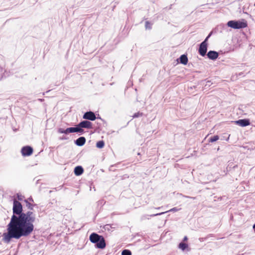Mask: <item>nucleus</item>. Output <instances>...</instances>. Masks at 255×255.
<instances>
[{
  "label": "nucleus",
  "instance_id": "obj_13",
  "mask_svg": "<svg viewBox=\"0 0 255 255\" xmlns=\"http://www.w3.org/2000/svg\"><path fill=\"white\" fill-rule=\"evenodd\" d=\"M188 58L186 55H182L180 57V62L181 63L186 65L188 63Z\"/></svg>",
  "mask_w": 255,
  "mask_h": 255
},
{
  "label": "nucleus",
  "instance_id": "obj_11",
  "mask_svg": "<svg viewBox=\"0 0 255 255\" xmlns=\"http://www.w3.org/2000/svg\"><path fill=\"white\" fill-rule=\"evenodd\" d=\"M84 172V170L81 166H77L74 169V173L77 176L81 175Z\"/></svg>",
  "mask_w": 255,
  "mask_h": 255
},
{
  "label": "nucleus",
  "instance_id": "obj_12",
  "mask_svg": "<svg viewBox=\"0 0 255 255\" xmlns=\"http://www.w3.org/2000/svg\"><path fill=\"white\" fill-rule=\"evenodd\" d=\"M86 142V139L84 137H80L76 140V144L78 146L83 145Z\"/></svg>",
  "mask_w": 255,
  "mask_h": 255
},
{
  "label": "nucleus",
  "instance_id": "obj_24",
  "mask_svg": "<svg viewBox=\"0 0 255 255\" xmlns=\"http://www.w3.org/2000/svg\"><path fill=\"white\" fill-rule=\"evenodd\" d=\"M177 209L176 208H173L170 209L169 211H177Z\"/></svg>",
  "mask_w": 255,
  "mask_h": 255
},
{
  "label": "nucleus",
  "instance_id": "obj_4",
  "mask_svg": "<svg viewBox=\"0 0 255 255\" xmlns=\"http://www.w3.org/2000/svg\"><path fill=\"white\" fill-rule=\"evenodd\" d=\"M33 148L29 146H25L21 148V152L23 156H28L31 155L33 153Z\"/></svg>",
  "mask_w": 255,
  "mask_h": 255
},
{
  "label": "nucleus",
  "instance_id": "obj_23",
  "mask_svg": "<svg viewBox=\"0 0 255 255\" xmlns=\"http://www.w3.org/2000/svg\"><path fill=\"white\" fill-rule=\"evenodd\" d=\"M65 131V129H64L63 128H60L58 129V132L60 133H64V131Z\"/></svg>",
  "mask_w": 255,
  "mask_h": 255
},
{
  "label": "nucleus",
  "instance_id": "obj_10",
  "mask_svg": "<svg viewBox=\"0 0 255 255\" xmlns=\"http://www.w3.org/2000/svg\"><path fill=\"white\" fill-rule=\"evenodd\" d=\"M218 53L214 51H210L207 53L208 57L212 60L216 59L218 57Z\"/></svg>",
  "mask_w": 255,
  "mask_h": 255
},
{
  "label": "nucleus",
  "instance_id": "obj_19",
  "mask_svg": "<svg viewBox=\"0 0 255 255\" xmlns=\"http://www.w3.org/2000/svg\"><path fill=\"white\" fill-rule=\"evenodd\" d=\"M122 255H131V253L128 250H125L122 252Z\"/></svg>",
  "mask_w": 255,
  "mask_h": 255
},
{
  "label": "nucleus",
  "instance_id": "obj_14",
  "mask_svg": "<svg viewBox=\"0 0 255 255\" xmlns=\"http://www.w3.org/2000/svg\"><path fill=\"white\" fill-rule=\"evenodd\" d=\"M73 132H83V129L82 128L79 127L78 126L77 127H72Z\"/></svg>",
  "mask_w": 255,
  "mask_h": 255
},
{
  "label": "nucleus",
  "instance_id": "obj_25",
  "mask_svg": "<svg viewBox=\"0 0 255 255\" xmlns=\"http://www.w3.org/2000/svg\"><path fill=\"white\" fill-rule=\"evenodd\" d=\"M187 240H188L187 237L185 236L183 239V241H187Z\"/></svg>",
  "mask_w": 255,
  "mask_h": 255
},
{
  "label": "nucleus",
  "instance_id": "obj_1",
  "mask_svg": "<svg viewBox=\"0 0 255 255\" xmlns=\"http://www.w3.org/2000/svg\"><path fill=\"white\" fill-rule=\"evenodd\" d=\"M13 215L7 226V233L3 234V240L9 243L12 238L18 239L29 235L34 230L35 214L32 211L22 212L21 204L16 200L13 203Z\"/></svg>",
  "mask_w": 255,
  "mask_h": 255
},
{
  "label": "nucleus",
  "instance_id": "obj_18",
  "mask_svg": "<svg viewBox=\"0 0 255 255\" xmlns=\"http://www.w3.org/2000/svg\"><path fill=\"white\" fill-rule=\"evenodd\" d=\"M25 202L26 203V206L28 209L32 210L33 208V205L30 203L28 202L27 200H25Z\"/></svg>",
  "mask_w": 255,
  "mask_h": 255
},
{
  "label": "nucleus",
  "instance_id": "obj_21",
  "mask_svg": "<svg viewBox=\"0 0 255 255\" xmlns=\"http://www.w3.org/2000/svg\"><path fill=\"white\" fill-rule=\"evenodd\" d=\"M72 127L67 128V129H65L64 133L68 134L69 133L73 132V130H72Z\"/></svg>",
  "mask_w": 255,
  "mask_h": 255
},
{
  "label": "nucleus",
  "instance_id": "obj_7",
  "mask_svg": "<svg viewBox=\"0 0 255 255\" xmlns=\"http://www.w3.org/2000/svg\"><path fill=\"white\" fill-rule=\"evenodd\" d=\"M78 126L82 128H86L88 129H90L92 128V124L91 122L88 121H84L80 122Z\"/></svg>",
  "mask_w": 255,
  "mask_h": 255
},
{
  "label": "nucleus",
  "instance_id": "obj_6",
  "mask_svg": "<svg viewBox=\"0 0 255 255\" xmlns=\"http://www.w3.org/2000/svg\"><path fill=\"white\" fill-rule=\"evenodd\" d=\"M235 123L242 127H246L250 125V122L249 119H242L235 122Z\"/></svg>",
  "mask_w": 255,
  "mask_h": 255
},
{
  "label": "nucleus",
  "instance_id": "obj_15",
  "mask_svg": "<svg viewBox=\"0 0 255 255\" xmlns=\"http://www.w3.org/2000/svg\"><path fill=\"white\" fill-rule=\"evenodd\" d=\"M178 247L182 251H184L186 249L188 248V245L184 243H180L179 244Z\"/></svg>",
  "mask_w": 255,
  "mask_h": 255
},
{
  "label": "nucleus",
  "instance_id": "obj_9",
  "mask_svg": "<svg viewBox=\"0 0 255 255\" xmlns=\"http://www.w3.org/2000/svg\"><path fill=\"white\" fill-rule=\"evenodd\" d=\"M96 246L99 249H104L106 247L105 240L103 236L100 238L98 242L96 243Z\"/></svg>",
  "mask_w": 255,
  "mask_h": 255
},
{
  "label": "nucleus",
  "instance_id": "obj_8",
  "mask_svg": "<svg viewBox=\"0 0 255 255\" xmlns=\"http://www.w3.org/2000/svg\"><path fill=\"white\" fill-rule=\"evenodd\" d=\"M102 236H100L96 233H92L90 236V240L93 243H96L100 240Z\"/></svg>",
  "mask_w": 255,
  "mask_h": 255
},
{
  "label": "nucleus",
  "instance_id": "obj_2",
  "mask_svg": "<svg viewBox=\"0 0 255 255\" xmlns=\"http://www.w3.org/2000/svg\"><path fill=\"white\" fill-rule=\"evenodd\" d=\"M227 25L234 29L243 28L248 26L247 22L245 19H242L241 21L231 20L228 21Z\"/></svg>",
  "mask_w": 255,
  "mask_h": 255
},
{
  "label": "nucleus",
  "instance_id": "obj_20",
  "mask_svg": "<svg viewBox=\"0 0 255 255\" xmlns=\"http://www.w3.org/2000/svg\"><path fill=\"white\" fill-rule=\"evenodd\" d=\"M152 24L149 21H146L145 23V27L146 29H150L151 28Z\"/></svg>",
  "mask_w": 255,
  "mask_h": 255
},
{
  "label": "nucleus",
  "instance_id": "obj_22",
  "mask_svg": "<svg viewBox=\"0 0 255 255\" xmlns=\"http://www.w3.org/2000/svg\"><path fill=\"white\" fill-rule=\"evenodd\" d=\"M142 116V113H139V112H137L136 113H135L132 117L135 118H137L138 117H140V116Z\"/></svg>",
  "mask_w": 255,
  "mask_h": 255
},
{
  "label": "nucleus",
  "instance_id": "obj_5",
  "mask_svg": "<svg viewBox=\"0 0 255 255\" xmlns=\"http://www.w3.org/2000/svg\"><path fill=\"white\" fill-rule=\"evenodd\" d=\"M83 118L84 119L89 120L91 121H94L96 119L95 114L91 111L85 113Z\"/></svg>",
  "mask_w": 255,
  "mask_h": 255
},
{
  "label": "nucleus",
  "instance_id": "obj_26",
  "mask_svg": "<svg viewBox=\"0 0 255 255\" xmlns=\"http://www.w3.org/2000/svg\"><path fill=\"white\" fill-rule=\"evenodd\" d=\"M253 228H254V229H255V224L254 225V226H253Z\"/></svg>",
  "mask_w": 255,
  "mask_h": 255
},
{
  "label": "nucleus",
  "instance_id": "obj_17",
  "mask_svg": "<svg viewBox=\"0 0 255 255\" xmlns=\"http://www.w3.org/2000/svg\"><path fill=\"white\" fill-rule=\"evenodd\" d=\"M219 139V136L218 135H215L210 138L209 141L211 142H213L218 140Z\"/></svg>",
  "mask_w": 255,
  "mask_h": 255
},
{
  "label": "nucleus",
  "instance_id": "obj_16",
  "mask_svg": "<svg viewBox=\"0 0 255 255\" xmlns=\"http://www.w3.org/2000/svg\"><path fill=\"white\" fill-rule=\"evenodd\" d=\"M105 143L102 140L99 141L97 142L96 146L97 147L102 148L104 146Z\"/></svg>",
  "mask_w": 255,
  "mask_h": 255
},
{
  "label": "nucleus",
  "instance_id": "obj_3",
  "mask_svg": "<svg viewBox=\"0 0 255 255\" xmlns=\"http://www.w3.org/2000/svg\"><path fill=\"white\" fill-rule=\"evenodd\" d=\"M209 36H210V35H209L206 37V38L205 39V40L204 41H203L200 45V47L199 49V53L202 56H205L207 50V41L208 38L209 37Z\"/></svg>",
  "mask_w": 255,
  "mask_h": 255
}]
</instances>
